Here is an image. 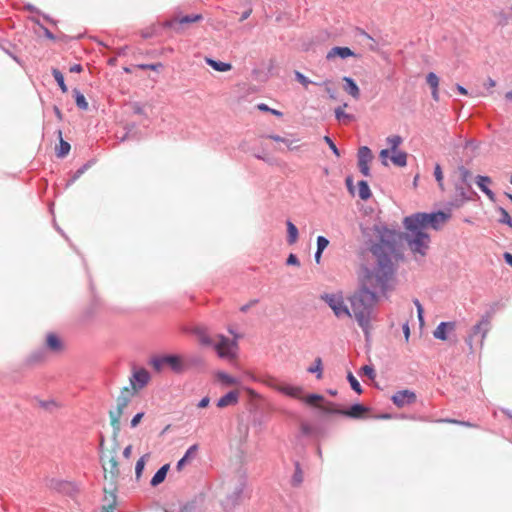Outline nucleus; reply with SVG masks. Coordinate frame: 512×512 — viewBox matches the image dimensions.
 Instances as JSON below:
<instances>
[{"label":"nucleus","mask_w":512,"mask_h":512,"mask_svg":"<svg viewBox=\"0 0 512 512\" xmlns=\"http://www.w3.org/2000/svg\"><path fill=\"white\" fill-rule=\"evenodd\" d=\"M451 213L444 211L416 212L403 219V239L413 255L425 257L430 247L431 238L428 229L441 230L450 220Z\"/></svg>","instance_id":"1"},{"label":"nucleus","mask_w":512,"mask_h":512,"mask_svg":"<svg viewBox=\"0 0 512 512\" xmlns=\"http://www.w3.org/2000/svg\"><path fill=\"white\" fill-rule=\"evenodd\" d=\"M378 242L371 246V252L376 258L373 270L367 269V278L371 286L384 290L394 274L392 255L395 252L397 234L387 227H376Z\"/></svg>","instance_id":"2"},{"label":"nucleus","mask_w":512,"mask_h":512,"mask_svg":"<svg viewBox=\"0 0 512 512\" xmlns=\"http://www.w3.org/2000/svg\"><path fill=\"white\" fill-rule=\"evenodd\" d=\"M367 285L375 290L377 289L371 286L368 278L366 277L364 286L349 298L354 317L366 336H368L369 330L371 328V315L373 307L377 302L376 292L369 289ZM378 289L382 291V289ZM386 289L387 287L383 290V292Z\"/></svg>","instance_id":"3"},{"label":"nucleus","mask_w":512,"mask_h":512,"mask_svg":"<svg viewBox=\"0 0 512 512\" xmlns=\"http://www.w3.org/2000/svg\"><path fill=\"white\" fill-rule=\"evenodd\" d=\"M230 333L234 335L233 339H229L223 334H217L214 337L211 347L214 348L218 357L226 360H234L238 355V335L234 334L232 330Z\"/></svg>","instance_id":"4"},{"label":"nucleus","mask_w":512,"mask_h":512,"mask_svg":"<svg viewBox=\"0 0 512 512\" xmlns=\"http://www.w3.org/2000/svg\"><path fill=\"white\" fill-rule=\"evenodd\" d=\"M134 394L135 393L127 387H125L124 389L121 390L120 395L118 396V398L116 400L115 409L110 410V412H109V416L111 419V425L113 426L114 429H117V430L119 429L120 419L124 413L125 408L131 402V398Z\"/></svg>","instance_id":"5"},{"label":"nucleus","mask_w":512,"mask_h":512,"mask_svg":"<svg viewBox=\"0 0 512 512\" xmlns=\"http://www.w3.org/2000/svg\"><path fill=\"white\" fill-rule=\"evenodd\" d=\"M150 364L157 372L162 371L166 367L176 373H180L184 369L182 358L178 355L155 356L151 359Z\"/></svg>","instance_id":"6"},{"label":"nucleus","mask_w":512,"mask_h":512,"mask_svg":"<svg viewBox=\"0 0 512 512\" xmlns=\"http://www.w3.org/2000/svg\"><path fill=\"white\" fill-rule=\"evenodd\" d=\"M321 299L332 309L337 318L351 317L352 314L344 302L341 294H324Z\"/></svg>","instance_id":"7"},{"label":"nucleus","mask_w":512,"mask_h":512,"mask_svg":"<svg viewBox=\"0 0 512 512\" xmlns=\"http://www.w3.org/2000/svg\"><path fill=\"white\" fill-rule=\"evenodd\" d=\"M202 19L203 16L201 14L182 15L180 13H175L171 19L165 22V27L178 33L182 31L185 25L201 21Z\"/></svg>","instance_id":"8"},{"label":"nucleus","mask_w":512,"mask_h":512,"mask_svg":"<svg viewBox=\"0 0 512 512\" xmlns=\"http://www.w3.org/2000/svg\"><path fill=\"white\" fill-rule=\"evenodd\" d=\"M49 488L71 497L78 493L77 485L74 482L66 480L51 479L49 482Z\"/></svg>","instance_id":"9"},{"label":"nucleus","mask_w":512,"mask_h":512,"mask_svg":"<svg viewBox=\"0 0 512 512\" xmlns=\"http://www.w3.org/2000/svg\"><path fill=\"white\" fill-rule=\"evenodd\" d=\"M266 384L276 391L295 399H300L303 393V389L300 386L279 384L275 380H270L269 382H266Z\"/></svg>","instance_id":"10"},{"label":"nucleus","mask_w":512,"mask_h":512,"mask_svg":"<svg viewBox=\"0 0 512 512\" xmlns=\"http://www.w3.org/2000/svg\"><path fill=\"white\" fill-rule=\"evenodd\" d=\"M329 406L330 407L324 408L326 412L341 414L351 418H360L362 414L367 411V408L361 404H354L347 410L336 409L333 403H330Z\"/></svg>","instance_id":"11"},{"label":"nucleus","mask_w":512,"mask_h":512,"mask_svg":"<svg viewBox=\"0 0 512 512\" xmlns=\"http://www.w3.org/2000/svg\"><path fill=\"white\" fill-rule=\"evenodd\" d=\"M149 380L150 375L147 370H145L144 368L135 370L129 379L130 385L132 387L131 390L134 393L137 392L138 390H141L148 384Z\"/></svg>","instance_id":"12"},{"label":"nucleus","mask_w":512,"mask_h":512,"mask_svg":"<svg viewBox=\"0 0 512 512\" xmlns=\"http://www.w3.org/2000/svg\"><path fill=\"white\" fill-rule=\"evenodd\" d=\"M391 401L398 408L413 404L416 401V394L408 389L400 390L394 393L391 397Z\"/></svg>","instance_id":"13"},{"label":"nucleus","mask_w":512,"mask_h":512,"mask_svg":"<svg viewBox=\"0 0 512 512\" xmlns=\"http://www.w3.org/2000/svg\"><path fill=\"white\" fill-rule=\"evenodd\" d=\"M373 156L371 150L367 146H363L358 150V167L360 172L366 176H370L369 163Z\"/></svg>","instance_id":"14"},{"label":"nucleus","mask_w":512,"mask_h":512,"mask_svg":"<svg viewBox=\"0 0 512 512\" xmlns=\"http://www.w3.org/2000/svg\"><path fill=\"white\" fill-rule=\"evenodd\" d=\"M455 330H456V322H454V321L441 322L438 324L436 329L433 331V336L436 339L445 341V340H448L449 334L454 333Z\"/></svg>","instance_id":"15"},{"label":"nucleus","mask_w":512,"mask_h":512,"mask_svg":"<svg viewBox=\"0 0 512 512\" xmlns=\"http://www.w3.org/2000/svg\"><path fill=\"white\" fill-rule=\"evenodd\" d=\"M490 329V318L488 315L483 316L481 320L473 326L471 335L469 336V339L475 338L478 335L481 337V341L484 340L486 337L488 331ZM469 344H471V340H469Z\"/></svg>","instance_id":"16"},{"label":"nucleus","mask_w":512,"mask_h":512,"mask_svg":"<svg viewBox=\"0 0 512 512\" xmlns=\"http://www.w3.org/2000/svg\"><path fill=\"white\" fill-rule=\"evenodd\" d=\"M352 56H354V52L350 48L336 46V47L331 48L328 51L326 58H327V60H333L336 57H340L341 59H346V58L352 57Z\"/></svg>","instance_id":"17"},{"label":"nucleus","mask_w":512,"mask_h":512,"mask_svg":"<svg viewBox=\"0 0 512 512\" xmlns=\"http://www.w3.org/2000/svg\"><path fill=\"white\" fill-rule=\"evenodd\" d=\"M239 401V393L236 390L229 391L217 401V407L225 408L227 406L236 405Z\"/></svg>","instance_id":"18"},{"label":"nucleus","mask_w":512,"mask_h":512,"mask_svg":"<svg viewBox=\"0 0 512 512\" xmlns=\"http://www.w3.org/2000/svg\"><path fill=\"white\" fill-rule=\"evenodd\" d=\"M193 333L198 338V341L202 346H212L214 339L210 337L209 331L206 327L198 326L193 330Z\"/></svg>","instance_id":"19"},{"label":"nucleus","mask_w":512,"mask_h":512,"mask_svg":"<svg viewBox=\"0 0 512 512\" xmlns=\"http://www.w3.org/2000/svg\"><path fill=\"white\" fill-rule=\"evenodd\" d=\"M343 89L346 93L351 95L355 100L360 98V89L354 79L351 77L345 76L343 77Z\"/></svg>","instance_id":"20"},{"label":"nucleus","mask_w":512,"mask_h":512,"mask_svg":"<svg viewBox=\"0 0 512 512\" xmlns=\"http://www.w3.org/2000/svg\"><path fill=\"white\" fill-rule=\"evenodd\" d=\"M491 183V178L488 176H477L476 178V184L479 187V189L490 199L494 198L493 191L488 187V185Z\"/></svg>","instance_id":"21"},{"label":"nucleus","mask_w":512,"mask_h":512,"mask_svg":"<svg viewBox=\"0 0 512 512\" xmlns=\"http://www.w3.org/2000/svg\"><path fill=\"white\" fill-rule=\"evenodd\" d=\"M46 346L49 350L53 352H59L62 350V341L60 338L54 333H48L46 337Z\"/></svg>","instance_id":"22"},{"label":"nucleus","mask_w":512,"mask_h":512,"mask_svg":"<svg viewBox=\"0 0 512 512\" xmlns=\"http://www.w3.org/2000/svg\"><path fill=\"white\" fill-rule=\"evenodd\" d=\"M390 160L397 167H405L407 165V153L402 150L392 151Z\"/></svg>","instance_id":"23"},{"label":"nucleus","mask_w":512,"mask_h":512,"mask_svg":"<svg viewBox=\"0 0 512 512\" xmlns=\"http://www.w3.org/2000/svg\"><path fill=\"white\" fill-rule=\"evenodd\" d=\"M169 470V464H165L163 465L160 469H158V471L154 474V476L152 477L151 479V482L150 484L155 487L157 485H159L160 483H162L165 478H166V475H167V472Z\"/></svg>","instance_id":"24"},{"label":"nucleus","mask_w":512,"mask_h":512,"mask_svg":"<svg viewBox=\"0 0 512 512\" xmlns=\"http://www.w3.org/2000/svg\"><path fill=\"white\" fill-rule=\"evenodd\" d=\"M205 61L210 67L219 72H227L232 69V65L230 63L217 61L212 58H206Z\"/></svg>","instance_id":"25"},{"label":"nucleus","mask_w":512,"mask_h":512,"mask_svg":"<svg viewBox=\"0 0 512 512\" xmlns=\"http://www.w3.org/2000/svg\"><path fill=\"white\" fill-rule=\"evenodd\" d=\"M73 97L75 99L76 105L81 110L88 109V102L86 101L85 96L81 93V91L77 88L72 90Z\"/></svg>","instance_id":"26"},{"label":"nucleus","mask_w":512,"mask_h":512,"mask_svg":"<svg viewBox=\"0 0 512 512\" xmlns=\"http://www.w3.org/2000/svg\"><path fill=\"white\" fill-rule=\"evenodd\" d=\"M307 371L312 374H316L317 379H321L323 376V364L322 359L320 357H317L314 360L313 365L308 367Z\"/></svg>","instance_id":"27"},{"label":"nucleus","mask_w":512,"mask_h":512,"mask_svg":"<svg viewBox=\"0 0 512 512\" xmlns=\"http://www.w3.org/2000/svg\"><path fill=\"white\" fill-rule=\"evenodd\" d=\"M347 106L348 104L344 103L342 106H339L335 109V118L338 121L350 122L354 119L353 115L344 112V108H346Z\"/></svg>","instance_id":"28"},{"label":"nucleus","mask_w":512,"mask_h":512,"mask_svg":"<svg viewBox=\"0 0 512 512\" xmlns=\"http://www.w3.org/2000/svg\"><path fill=\"white\" fill-rule=\"evenodd\" d=\"M197 450H198L197 445L190 446L188 448V450L186 451L185 455L177 462V469L181 470L182 467L187 463V461L195 455Z\"/></svg>","instance_id":"29"},{"label":"nucleus","mask_w":512,"mask_h":512,"mask_svg":"<svg viewBox=\"0 0 512 512\" xmlns=\"http://www.w3.org/2000/svg\"><path fill=\"white\" fill-rule=\"evenodd\" d=\"M58 136L60 138V144L57 150V156L63 158L69 153L71 146L68 142L63 140L61 130H58Z\"/></svg>","instance_id":"30"},{"label":"nucleus","mask_w":512,"mask_h":512,"mask_svg":"<svg viewBox=\"0 0 512 512\" xmlns=\"http://www.w3.org/2000/svg\"><path fill=\"white\" fill-rule=\"evenodd\" d=\"M287 233L288 243L294 244L298 239V229L290 220L287 221Z\"/></svg>","instance_id":"31"},{"label":"nucleus","mask_w":512,"mask_h":512,"mask_svg":"<svg viewBox=\"0 0 512 512\" xmlns=\"http://www.w3.org/2000/svg\"><path fill=\"white\" fill-rule=\"evenodd\" d=\"M303 482V471L301 469L300 463L298 461L295 462V471L291 479V483L293 486H300Z\"/></svg>","instance_id":"32"},{"label":"nucleus","mask_w":512,"mask_h":512,"mask_svg":"<svg viewBox=\"0 0 512 512\" xmlns=\"http://www.w3.org/2000/svg\"><path fill=\"white\" fill-rule=\"evenodd\" d=\"M358 193L362 200H367L371 197V191L366 181L361 180L358 182Z\"/></svg>","instance_id":"33"},{"label":"nucleus","mask_w":512,"mask_h":512,"mask_svg":"<svg viewBox=\"0 0 512 512\" xmlns=\"http://www.w3.org/2000/svg\"><path fill=\"white\" fill-rule=\"evenodd\" d=\"M243 490H244V487H243V485H241L239 488L236 489V491L232 495L228 496L227 500L225 502V507L226 506H234L235 504H237L241 498Z\"/></svg>","instance_id":"34"},{"label":"nucleus","mask_w":512,"mask_h":512,"mask_svg":"<svg viewBox=\"0 0 512 512\" xmlns=\"http://www.w3.org/2000/svg\"><path fill=\"white\" fill-rule=\"evenodd\" d=\"M403 139L399 135H392L386 138V143L389 146V150L395 151L398 150V147L402 144Z\"/></svg>","instance_id":"35"},{"label":"nucleus","mask_w":512,"mask_h":512,"mask_svg":"<svg viewBox=\"0 0 512 512\" xmlns=\"http://www.w3.org/2000/svg\"><path fill=\"white\" fill-rule=\"evenodd\" d=\"M317 86H324L325 91L327 92L330 99H336V90L332 87V81L330 79H326L322 82L314 83Z\"/></svg>","instance_id":"36"},{"label":"nucleus","mask_w":512,"mask_h":512,"mask_svg":"<svg viewBox=\"0 0 512 512\" xmlns=\"http://www.w3.org/2000/svg\"><path fill=\"white\" fill-rule=\"evenodd\" d=\"M52 74H53V77H54L55 81L59 85L61 91L63 93H66L68 91V88H67V86L65 84L63 74L59 70H57V69H53Z\"/></svg>","instance_id":"37"},{"label":"nucleus","mask_w":512,"mask_h":512,"mask_svg":"<svg viewBox=\"0 0 512 512\" xmlns=\"http://www.w3.org/2000/svg\"><path fill=\"white\" fill-rule=\"evenodd\" d=\"M436 422H438V423H450V424H457V425H461V426H464V427H472V428L477 427V425H476V424H473V423H471V422H468V421H459V420L452 419V418H443V419H438V420H436Z\"/></svg>","instance_id":"38"},{"label":"nucleus","mask_w":512,"mask_h":512,"mask_svg":"<svg viewBox=\"0 0 512 512\" xmlns=\"http://www.w3.org/2000/svg\"><path fill=\"white\" fill-rule=\"evenodd\" d=\"M218 378L222 383H224L226 385H238L239 384V381L237 378H235L227 373H224V372L219 373Z\"/></svg>","instance_id":"39"},{"label":"nucleus","mask_w":512,"mask_h":512,"mask_svg":"<svg viewBox=\"0 0 512 512\" xmlns=\"http://www.w3.org/2000/svg\"><path fill=\"white\" fill-rule=\"evenodd\" d=\"M426 82L431 87V90L439 88V78L434 72H430L427 74Z\"/></svg>","instance_id":"40"},{"label":"nucleus","mask_w":512,"mask_h":512,"mask_svg":"<svg viewBox=\"0 0 512 512\" xmlns=\"http://www.w3.org/2000/svg\"><path fill=\"white\" fill-rule=\"evenodd\" d=\"M347 379L351 385V388L357 393V394H361L362 393V388H361V385L359 383V381L355 378V376L349 372L348 375H347Z\"/></svg>","instance_id":"41"},{"label":"nucleus","mask_w":512,"mask_h":512,"mask_svg":"<svg viewBox=\"0 0 512 512\" xmlns=\"http://www.w3.org/2000/svg\"><path fill=\"white\" fill-rule=\"evenodd\" d=\"M148 457V455H143L141 456L138 461L136 462V466H135V474H136V478L139 479L141 477V474L144 470V467H145V460L146 458Z\"/></svg>","instance_id":"42"},{"label":"nucleus","mask_w":512,"mask_h":512,"mask_svg":"<svg viewBox=\"0 0 512 512\" xmlns=\"http://www.w3.org/2000/svg\"><path fill=\"white\" fill-rule=\"evenodd\" d=\"M499 211H500V214H501L499 222L512 227V218L509 215V213L504 208H502V207L499 208Z\"/></svg>","instance_id":"43"},{"label":"nucleus","mask_w":512,"mask_h":512,"mask_svg":"<svg viewBox=\"0 0 512 512\" xmlns=\"http://www.w3.org/2000/svg\"><path fill=\"white\" fill-rule=\"evenodd\" d=\"M295 78L296 80L301 83L305 88L308 87L310 84H314L315 82L311 81L309 78H307L304 74H302L299 71L295 72Z\"/></svg>","instance_id":"44"},{"label":"nucleus","mask_w":512,"mask_h":512,"mask_svg":"<svg viewBox=\"0 0 512 512\" xmlns=\"http://www.w3.org/2000/svg\"><path fill=\"white\" fill-rule=\"evenodd\" d=\"M459 173L461 180L468 188H470V184L468 183V179L471 177L470 171L464 166L459 167Z\"/></svg>","instance_id":"45"},{"label":"nucleus","mask_w":512,"mask_h":512,"mask_svg":"<svg viewBox=\"0 0 512 512\" xmlns=\"http://www.w3.org/2000/svg\"><path fill=\"white\" fill-rule=\"evenodd\" d=\"M434 176H435V179H436L439 187L441 189H443V173H442V168L439 164L435 165Z\"/></svg>","instance_id":"46"},{"label":"nucleus","mask_w":512,"mask_h":512,"mask_svg":"<svg viewBox=\"0 0 512 512\" xmlns=\"http://www.w3.org/2000/svg\"><path fill=\"white\" fill-rule=\"evenodd\" d=\"M469 189H470V188H468V187H467V189H466V188H465V187H463V186H457V187H456V193H457V196H459V197H460L461 199H463V200H470V199H471V197H470V195H469V192H470V191H469Z\"/></svg>","instance_id":"47"},{"label":"nucleus","mask_w":512,"mask_h":512,"mask_svg":"<svg viewBox=\"0 0 512 512\" xmlns=\"http://www.w3.org/2000/svg\"><path fill=\"white\" fill-rule=\"evenodd\" d=\"M329 245V240L324 236L317 237V250L324 251Z\"/></svg>","instance_id":"48"},{"label":"nucleus","mask_w":512,"mask_h":512,"mask_svg":"<svg viewBox=\"0 0 512 512\" xmlns=\"http://www.w3.org/2000/svg\"><path fill=\"white\" fill-rule=\"evenodd\" d=\"M323 400V396L318 394H310L305 398V402L309 405H314L317 401Z\"/></svg>","instance_id":"49"},{"label":"nucleus","mask_w":512,"mask_h":512,"mask_svg":"<svg viewBox=\"0 0 512 512\" xmlns=\"http://www.w3.org/2000/svg\"><path fill=\"white\" fill-rule=\"evenodd\" d=\"M324 141L329 145V148L332 150V152L337 157H339L340 156V152H339L337 146L335 145V143L332 141V139L329 136H324Z\"/></svg>","instance_id":"50"},{"label":"nucleus","mask_w":512,"mask_h":512,"mask_svg":"<svg viewBox=\"0 0 512 512\" xmlns=\"http://www.w3.org/2000/svg\"><path fill=\"white\" fill-rule=\"evenodd\" d=\"M258 109L265 112H270L276 116H282V112L268 107L266 104L261 103L258 105Z\"/></svg>","instance_id":"51"},{"label":"nucleus","mask_w":512,"mask_h":512,"mask_svg":"<svg viewBox=\"0 0 512 512\" xmlns=\"http://www.w3.org/2000/svg\"><path fill=\"white\" fill-rule=\"evenodd\" d=\"M44 358H45L44 353L39 351V352H35V353L31 354L29 361L33 362V363H38V362L43 361Z\"/></svg>","instance_id":"52"},{"label":"nucleus","mask_w":512,"mask_h":512,"mask_svg":"<svg viewBox=\"0 0 512 512\" xmlns=\"http://www.w3.org/2000/svg\"><path fill=\"white\" fill-rule=\"evenodd\" d=\"M362 372L368 376L370 379H373L375 377V370L372 366H369V365H364L362 368H361Z\"/></svg>","instance_id":"53"},{"label":"nucleus","mask_w":512,"mask_h":512,"mask_svg":"<svg viewBox=\"0 0 512 512\" xmlns=\"http://www.w3.org/2000/svg\"><path fill=\"white\" fill-rule=\"evenodd\" d=\"M138 67L142 70H147V69H150V70H158L159 68L162 67V64L161 63H156V64H141V65H138Z\"/></svg>","instance_id":"54"},{"label":"nucleus","mask_w":512,"mask_h":512,"mask_svg":"<svg viewBox=\"0 0 512 512\" xmlns=\"http://www.w3.org/2000/svg\"><path fill=\"white\" fill-rule=\"evenodd\" d=\"M144 416V412L137 413L131 420V427L135 428Z\"/></svg>","instance_id":"55"},{"label":"nucleus","mask_w":512,"mask_h":512,"mask_svg":"<svg viewBox=\"0 0 512 512\" xmlns=\"http://www.w3.org/2000/svg\"><path fill=\"white\" fill-rule=\"evenodd\" d=\"M389 153H390L389 149H383L380 151V154H379L381 161H382L383 165H385V166L388 165L387 159L389 157Z\"/></svg>","instance_id":"56"},{"label":"nucleus","mask_w":512,"mask_h":512,"mask_svg":"<svg viewBox=\"0 0 512 512\" xmlns=\"http://www.w3.org/2000/svg\"><path fill=\"white\" fill-rule=\"evenodd\" d=\"M287 265L299 266L300 262L295 254H290L286 261Z\"/></svg>","instance_id":"57"},{"label":"nucleus","mask_w":512,"mask_h":512,"mask_svg":"<svg viewBox=\"0 0 512 512\" xmlns=\"http://www.w3.org/2000/svg\"><path fill=\"white\" fill-rule=\"evenodd\" d=\"M109 464H110V471H111V473H114V472L118 471V463H117V460L115 459V457H111L110 458Z\"/></svg>","instance_id":"58"},{"label":"nucleus","mask_w":512,"mask_h":512,"mask_svg":"<svg viewBox=\"0 0 512 512\" xmlns=\"http://www.w3.org/2000/svg\"><path fill=\"white\" fill-rule=\"evenodd\" d=\"M496 17H498V23L501 25H505L508 22V16H506L503 12L496 14Z\"/></svg>","instance_id":"59"},{"label":"nucleus","mask_w":512,"mask_h":512,"mask_svg":"<svg viewBox=\"0 0 512 512\" xmlns=\"http://www.w3.org/2000/svg\"><path fill=\"white\" fill-rule=\"evenodd\" d=\"M268 138H270V139H272V140H274L276 142H283L285 144L289 143V141L287 139H285V138H283V137H281L279 135H269Z\"/></svg>","instance_id":"60"},{"label":"nucleus","mask_w":512,"mask_h":512,"mask_svg":"<svg viewBox=\"0 0 512 512\" xmlns=\"http://www.w3.org/2000/svg\"><path fill=\"white\" fill-rule=\"evenodd\" d=\"M258 302V300H251L249 303L243 305L241 308H240V311L241 312H247L248 309L250 307H252L253 305H255L256 303Z\"/></svg>","instance_id":"61"},{"label":"nucleus","mask_w":512,"mask_h":512,"mask_svg":"<svg viewBox=\"0 0 512 512\" xmlns=\"http://www.w3.org/2000/svg\"><path fill=\"white\" fill-rule=\"evenodd\" d=\"M133 111H134L135 114H139V115H143L144 114L143 107L140 104H138V103H135L133 105Z\"/></svg>","instance_id":"62"},{"label":"nucleus","mask_w":512,"mask_h":512,"mask_svg":"<svg viewBox=\"0 0 512 512\" xmlns=\"http://www.w3.org/2000/svg\"><path fill=\"white\" fill-rule=\"evenodd\" d=\"M209 402H210V399H209V397H207V396H206V397L202 398V399L199 401V403H198V405H197V406H198L199 408H205V407H207V406L209 405Z\"/></svg>","instance_id":"63"},{"label":"nucleus","mask_w":512,"mask_h":512,"mask_svg":"<svg viewBox=\"0 0 512 512\" xmlns=\"http://www.w3.org/2000/svg\"><path fill=\"white\" fill-rule=\"evenodd\" d=\"M503 256L505 262L512 267V254L509 252H505Z\"/></svg>","instance_id":"64"}]
</instances>
